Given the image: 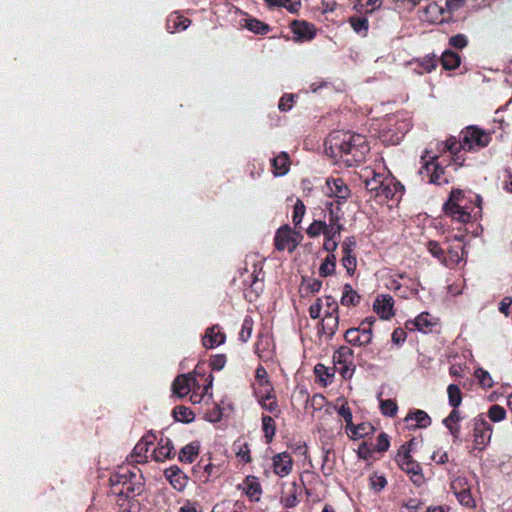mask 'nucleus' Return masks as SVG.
Masks as SVG:
<instances>
[{"mask_svg":"<svg viewBox=\"0 0 512 512\" xmlns=\"http://www.w3.org/2000/svg\"><path fill=\"white\" fill-rule=\"evenodd\" d=\"M403 187L391 175L384 181L383 186L374 195V198L384 203L388 200H399L403 194Z\"/></svg>","mask_w":512,"mask_h":512,"instance_id":"obj_14","label":"nucleus"},{"mask_svg":"<svg viewBox=\"0 0 512 512\" xmlns=\"http://www.w3.org/2000/svg\"><path fill=\"white\" fill-rule=\"evenodd\" d=\"M110 484L111 493L116 496L121 512H136L138 504L134 498L144 490L140 471L136 467L133 470L121 467L111 475Z\"/></svg>","mask_w":512,"mask_h":512,"instance_id":"obj_3","label":"nucleus"},{"mask_svg":"<svg viewBox=\"0 0 512 512\" xmlns=\"http://www.w3.org/2000/svg\"><path fill=\"white\" fill-rule=\"evenodd\" d=\"M254 393L261 407L272 413L274 417H278L280 410L274 394L273 386L270 385L263 388H255Z\"/></svg>","mask_w":512,"mask_h":512,"instance_id":"obj_16","label":"nucleus"},{"mask_svg":"<svg viewBox=\"0 0 512 512\" xmlns=\"http://www.w3.org/2000/svg\"><path fill=\"white\" fill-rule=\"evenodd\" d=\"M387 484L383 475L373 474L370 476V485L375 491H381Z\"/></svg>","mask_w":512,"mask_h":512,"instance_id":"obj_56","label":"nucleus"},{"mask_svg":"<svg viewBox=\"0 0 512 512\" xmlns=\"http://www.w3.org/2000/svg\"><path fill=\"white\" fill-rule=\"evenodd\" d=\"M353 351L348 346H341L333 354L334 367L344 378L352 377L355 371Z\"/></svg>","mask_w":512,"mask_h":512,"instance_id":"obj_10","label":"nucleus"},{"mask_svg":"<svg viewBox=\"0 0 512 512\" xmlns=\"http://www.w3.org/2000/svg\"><path fill=\"white\" fill-rule=\"evenodd\" d=\"M174 454L172 442L167 437H161L152 451V458L157 462H163Z\"/></svg>","mask_w":512,"mask_h":512,"instance_id":"obj_25","label":"nucleus"},{"mask_svg":"<svg viewBox=\"0 0 512 512\" xmlns=\"http://www.w3.org/2000/svg\"><path fill=\"white\" fill-rule=\"evenodd\" d=\"M391 340L395 345L403 344L406 340V332L401 328L395 329L392 333Z\"/></svg>","mask_w":512,"mask_h":512,"instance_id":"obj_63","label":"nucleus"},{"mask_svg":"<svg viewBox=\"0 0 512 512\" xmlns=\"http://www.w3.org/2000/svg\"><path fill=\"white\" fill-rule=\"evenodd\" d=\"M389 175L390 174L386 172L384 165L379 162L376 164L375 168H364L361 177L364 179L366 189L371 196L374 197Z\"/></svg>","mask_w":512,"mask_h":512,"instance_id":"obj_8","label":"nucleus"},{"mask_svg":"<svg viewBox=\"0 0 512 512\" xmlns=\"http://www.w3.org/2000/svg\"><path fill=\"white\" fill-rule=\"evenodd\" d=\"M488 417L493 422H500L505 419L506 411L500 405H492L488 410Z\"/></svg>","mask_w":512,"mask_h":512,"instance_id":"obj_51","label":"nucleus"},{"mask_svg":"<svg viewBox=\"0 0 512 512\" xmlns=\"http://www.w3.org/2000/svg\"><path fill=\"white\" fill-rule=\"evenodd\" d=\"M305 212H306V207H305L304 203L300 199H297V201L294 205L293 215H292V222L294 223L295 226H298L302 222Z\"/></svg>","mask_w":512,"mask_h":512,"instance_id":"obj_50","label":"nucleus"},{"mask_svg":"<svg viewBox=\"0 0 512 512\" xmlns=\"http://www.w3.org/2000/svg\"><path fill=\"white\" fill-rule=\"evenodd\" d=\"M272 173L275 177L284 176L290 169V157L288 153L282 151L274 156L271 160Z\"/></svg>","mask_w":512,"mask_h":512,"instance_id":"obj_27","label":"nucleus"},{"mask_svg":"<svg viewBox=\"0 0 512 512\" xmlns=\"http://www.w3.org/2000/svg\"><path fill=\"white\" fill-rule=\"evenodd\" d=\"M198 449V445L194 443H190L184 446L179 453L180 461L185 463H192L198 455Z\"/></svg>","mask_w":512,"mask_h":512,"instance_id":"obj_40","label":"nucleus"},{"mask_svg":"<svg viewBox=\"0 0 512 512\" xmlns=\"http://www.w3.org/2000/svg\"><path fill=\"white\" fill-rule=\"evenodd\" d=\"M481 198L471 191L465 192L460 189L451 191L449 199L443 205L446 216L453 221L466 224L476 220L481 215Z\"/></svg>","mask_w":512,"mask_h":512,"instance_id":"obj_4","label":"nucleus"},{"mask_svg":"<svg viewBox=\"0 0 512 512\" xmlns=\"http://www.w3.org/2000/svg\"><path fill=\"white\" fill-rule=\"evenodd\" d=\"M389 445H390V443H389L387 434L381 433L377 438L376 450L380 451V452H384V451L388 450Z\"/></svg>","mask_w":512,"mask_h":512,"instance_id":"obj_62","label":"nucleus"},{"mask_svg":"<svg viewBox=\"0 0 512 512\" xmlns=\"http://www.w3.org/2000/svg\"><path fill=\"white\" fill-rule=\"evenodd\" d=\"M343 213L339 206H335L332 202H328L325 208L324 218L328 220L325 223L324 236L325 239H338L340 236L343 225L341 224Z\"/></svg>","mask_w":512,"mask_h":512,"instance_id":"obj_7","label":"nucleus"},{"mask_svg":"<svg viewBox=\"0 0 512 512\" xmlns=\"http://www.w3.org/2000/svg\"><path fill=\"white\" fill-rule=\"evenodd\" d=\"M353 30L361 35H366L368 31V20L365 17H351L349 20Z\"/></svg>","mask_w":512,"mask_h":512,"instance_id":"obj_45","label":"nucleus"},{"mask_svg":"<svg viewBox=\"0 0 512 512\" xmlns=\"http://www.w3.org/2000/svg\"><path fill=\"white\" fill-rule=\"evenodd\" d=\"M237 488L253 502H258L261 499L262 487L259 479L255 476H247Z\"/></svg>","mask_w":512,"mask_h":512,"instance_id":"obj_19","label":"nucleus"},{"mask_svg":"<svg viewBox=\"0 0 512 512\" xmlns=\"http://www.w3.org/2000/svg\"><path fill=\"white\" fill-rule=\"evenodd\" d=\"M253 330V320L250 316H246L243 320L241 331L239 333V339L242 342H247L251 335Z\"/></svg>","mask_w":512,"mask_h":512,"instance_id":"obj_47","label":"nucleus"},{"mask_svg":"<svg viewBox=\"0 0 512 512\" xmlns=\"http://www.w3.org/2000/svg\"><path fill=\"white\" fill-rule=\"evenodd\" d=\"M294 102V95L293 94H285L281 97L278 108L280 111H289Z\"/></svg>","mask_w":512,"mask_h":512,"instance_id":"obj_59","label":"nucleus"},{"mask_svg":"<svg viewBox=\"0 0 512 512\" xmlns=\"http://www.w3.org/2000/svg\"><path fill=\"white\" fill-rule=\"evenodd\" d=\"M474 476L458 475L451 481V490L463 506L472 508L475 506V500L472 495V486L475 482Z\"/></svg>","mask_w":512,"mask_h":512,"instance_id":"obj_6","label":"nucleus"},{"mask_svg":"<svg viewBox=\"0 0 512 512\" xmlns=\"http://www.w3.org/2000/svg\"><path fill=\"white\" fill-rule=\"evenodd\" d=\"M200 385L191 390L189 401L192 404L205 403L208 404L212 401V395L206 394L203 390L200 392Z\"/></svg>","mask_w":512,"mask_h":512,"instance_id":"obj_42","label":"nucleus"},{"mask_svg":"<svg viewBox=\"0 0 512 512\" xmlns=\"http://www.w3.org/2000/svg\"><path fill=\"white\" fill-rule=\"evenodd\" d=\"M190 24V19L180 15L178 12H172L167 18L166 28L168 32L175 33L186 30Z\"/></svg>","mask_w":512,"mask_h":512,"instance_id":"obj_29","label":"nucleus"},{"mask_svg":"<svg viewBox=\"0 0 512 512\" xmlns=\"http://www.w3.org/2000/svg\"><path fill=\"white\" fill-rule=\"evenodd\" d=\"M380 409L383 415L393 417L398 411V406L394 400L386 399L380 401Z\"/></svg>","mask_w":512,"mask_h":512,"instance_id":"obj_49","label":"nucleus"},{"mask_svg":"<svg viewBox=\"0 0 512 512\" xmlns=\"http://www.w3.org/2000/svg\"><path fill=\"white\" fill-rule=\"evenodd\" d=\"M325 196L335 199V206H341L351 195L349 187L342 178H327L323 188Z\"/></svg>","mask_w":512,"mask_h":512,"instance_id":"obj_9","label":"nucleus"},{"mask_svg":"<svg viewBox=\"0 0 512 512\" xmlns=\"http://www.w3.org/2000/svg\"><path fill=\"white\" fill-rule=\"evenodd\" d=\"M395 461L404 472L410 475L411 480L416 485L419 486L424 482L421 467L412 458L411 454L406 452V450H399L395 457Z\"/></svg>","mask_w":512,"mask_h":512,"instance_id":"obj_11","label":"nucleus"},{"mask_svg":"<svg viewBox=\"0 0 512 512\" xmlns=\"http://www.w3.org/2000/svg\"><path fill=\"white\" fill-rule=\"evenodd\" d=\"M449 404L453 408H457L462 402V394L460 388L456 384H450L447 388Z\"/></svg>","mask_w":512,"mask_h":512,"instance_id":"obj_44","label":"nucleus"},{"mask_svg":"<svg viewBox=\"0 0 512 512\" xmlns=\"http://www.w3.org/2000/svg\"><path fill=\"white\" fill-rule=\"evenodd\" d=\"M165 477L177 491L184 490L188 483L187 475L176 466L167 468L165 470Z\"/></svg>","mask_w":512,"mask_h":512,"instance_id":"obj_26","label":"nucleus"},{"mask_svg":"<svg viewBox=\"0 0 512 512\" xmlns=\"http://www.w3.org/2000/svg\"><path fill=\"white\" fill-rule=\"evenodd\" d=\"M240 25L255 34L265 35L270 31V27L267 24L252 17L243 18Z\"/></svg>","mask_w":512,"mask_h":512,"instance_id":"obj_32","label":"nucleus"},{"mask_svg":"<svg viewBox=\"0 0 512 512\" xmlns=\"http://www.w3.org/2000/svg\"><path fill=\"white\" fill-rule=\"evenodd\" d=\"M437 66V60L434 56H426L416 62L415 72L418 74L430 73Z\"/></svg>","mask_w":512,"mask_h":512,"instance_id":"obj_37","label":"nucleus"},{"mask_svg":"<svg viewBox=\"0 0 512 512\" xmlns=\"http://www.w3.org/2000/svg\"><path fill=\"white\" fill-rule=\"evenodd\" d=\"M271 461V467L277 476L284 478L292 472L294 462L289 452L275 454Z\"/></svg>","mask_w":512,"mask_h":512,"instance_id":"obj_18","label":"nucleus"},{"mask_svg":"<svg viewBox=\"0 0 512 512\" xmlns=\"http://www.w3.org/2000/svg\"><path fill=\"white\" fill-rule=\"evenodd\" d=\"M262 430L264 432L266 443H271L276 432V426L272 416H262Z\"/></svg>","mask_w":512,"mask_h":512,"instance_id":"obj_38","label":"nucleus"},{"mask_svg":"<svg viewBox=\"0 0 512 512\" xmlns=\"http://www.w3.org/2000/svg\"><path fill=\"white\" fill-rule=\"evenodd\" d=\"M455 241L457 242L454 245H451L448 248L447 256L443 257L442 263L447 267H453L459 264L464 255V246L462 245V241L464 239L463 235H455Z\"/></svg>","mask_w":512,"mask_h":512,"instance_id":"obj_20","label":"nucleus"},{"mask_svg":"<svg viewBox=\"0 0 512 512\" xmlns=\"http://www.w3.org/2000/svg\"><path fill=\"white\" fill-rule=\"evenodd\" d=\"M156 436L154 434H147L135 445L132 457L136 462H144L147 459V452L149 446L154 443Z\"/></svg>","mask_w":512,"mask_h":512,"instance_id":"obj_28","label":"nucleus"},{"mask_svg":"<svg viewBox=\"0 0 512 512\" xmlns=\"http://www.w3.org/2000/svg\"><path fill=\"white\" fill-rule=\"evenodd\" d=\"M427 249L431 255L442 262L444 257V251L436 241H429L427 243Z\"/></svg>","mask_w":512,"mask_h":512,"instance_id":"obj_55","label":"nucleus"},{"mask_svg":"<svg viewBox=\"0 0 512 512\" xmlns=\"http://www.w3.org/2000/svg\"><path fill=\"white\" fill-rule=\"evenodd\" d=\"M302 236L299 232L291 229L288 225L280 227L275 235V247L279 251L288 250L292 252L300 243Z\"/></svg>","mask_w":512,"mask_h":512,"instance_id":"obj_12","label":"nucleus"},{"mask_svg":"<svg viewBox=\"0 0 512 512\" xmlns=\"http://www.w3.org/2000/svg\"><path fill=\"white\" fill-rule=\"evenodd\" d=\"M253 270L251 273V277L253 278L252 285H256L258 282H261L264 278V273L262 271L263 260H259L257 263H253Z\"/></svg>","mask_w":512,"mask_h":512,"instance_id":"obj_54","label":"nucleus"},{"mask_svg":"<svg viewBox=\"0 0 512 512\" xmlns=\"http://www.w3.org/2000/svg\"><path fill=\"white\" fill-rule=\"evenodd\" d=\"M449 43L455 48L462 49L467 45L468 39L464 34H457L449 39Z\"/></svg>","mask_w":512,"mask_h":512,"instance_id":"obj_60","label":"nucleus"},{"mask_svg":"<svg viewBox=\"0 0 512 512\" xmlns=\"http://www.w3.org/2000/svg\"><path fill=\"white\" fill-rule=\"evenodd\" d=\"M291 29L295 41L305 42L315 37V27L308 22L294 20L291 23Z\"/></svg>","mask_w":512,"mask_h":512,"instance_id":"obj_21","label":"nucleus"},{"mask_svg":"<svg viewBox=\"0 0 512 512\" xmlns=\"http://www.w3.org/2000/svg\"><path fill=\"white\" fill-rule=\"evenodd\" d=\"M225 334L218 325L208 328L203 336V345L208 349H214L225 342Z\"/></svg>","mask_w":512,"mask_h":512,"instance_id":"obj_24","label":"nucleus"},{"mask_svg":"<svg viewBox=\"0 0 512 512\" xmlns=\"http://www.w3.org/2000/svg\"><path fill=\"white\" fill-rule=\"evenodd\" d=\"M382 3V0H357V6L365 13L374 12L381 7Z\"/></svg>","mask_w":512,"mask_h":512,"instance_id":"obj_48","label":"nucleus"},{"mask_svg":"<svg viewBox=\"0 0 512 512\" xmlns=\"http://www.w3.org/2000/svg\"><path fill=\"white\" fill-rule=\"evenodd\" d=\"M410 127V122L405 118H400L397 115L388 116L381 124L380 139L383 143L396 145L410 130Z\"/></svg>","mask_w":512,"mask_h":512,"instance_id":"obj_5","label":"nucleus"},{"mask_svg":"<svg viewBox=\"0 0 512 512\" xmlns=\"http://www.w3.org/2000/svg\"><path fill=\"white\" fill-rule=\"evenodd\" d=\"M474 448L483 450L491 440L492 426L481 416L474 420Z\"/></svg>","mask_w":512,"mask_h":512,"instance_id":"obj_15","label":"nucleus"},{"mask_svg":"<svg viewBox=\"0 0 512 512\" xmlns=\"http://www.w3.org/2000/svg\"><path fill=\"white\" fill-rule=\"evenodd\" d=\"M314 372L319 380L326 386L332 382L334 373L323 364H317L314 367Z\"/></svg>","mask_w":512,"mask_h":512,"instance_id":"obj_41","label":"nucleus"},{"mask_svg":"<svg viewBox=\"0 0 512 512\" xmlns=\"http://www.w3.org/2000/svg\"><path fill=\"white\" fill-rule=\"evenodd\" d=\"M196 375H200L197 370H194L187 374L178 375L172 382V392L178 398H184L191 390L198 386V380Z\"/></svg>","mask_w":512,"mask_h":512,"instance_id":"obj_13","label":"nucleus"},{"mask_svg":"<svg viewBox=\"0 0 512 512\" xmlns=\"http://www.w3.org/2000/svg\"><path fill=\"white\" fill-rule=\"evenodd\" d=\"M372 430L371 424L360 423L358 425L352 424V427H349L346 432L351 438L359 439L368 435Z\"/></svg>","mask_w":512,"mask_h":512,"instance_id":"obj_39","label":"nucleus"},{"mask_svg":"<svg viewBox=\"0 0 512 512\" xmlns=\"http://www.w3.org/2000/svg\"><path fill=\"white\" fill-rule=\"evenodd\" d=\"M460 62H461V58H460L459 54H457L453 51H450V50H446L442 53L441 64L444 69H446V70L456 69L457 67H459Z\"/></svg>","mask_w":512,"mask_h":512,"instance_id":"obj_35","label":"nucleus"},{"mask_svg":"<svg viewBox=\"0 0 512 512\" xmlns=\"http://www.w3.org/2000/svg\"><path fill=\"white\" fill-rule=\"evenodd\" d=\"M361 301V296L358 294L356 290L352 288L350 284H345L342 288V296L340 298V303L346 307H355Z\"/></svg>","mask_w":512,"mask_h":512,"instance_id":"obj_31","label":"nucleus"},{"mask_svg":"<svg viewBox=\"0 0 512 512\" xmlns=\"http://www.w3.org/2000/svg\"><path fill=\"white\" fill-rule=\"evenodd\" d=\"M280 7H284L290 13H298L301 8V0H280Z\"/></svg>","mask_w":512,"mask_h":512,"instance_id":"obj_57","label":"nucleus"},{"mask_svg":"<svg viewBox=\"0 0 512 512\" xmlns=\"http://www.w3.org/2000/svg\"><path fill=\"white\" fill-rule=\"evenodd\" d=\"M475 378L483 388H491L493 386V379L488 371L478 368L475 370Z\"/></svg>","mask_w":512,"mask_h":512,"instance_id":"obj_46","label":"nucleus"},{"mask_svg":"<svg viewBox=\"0 0 512 512\" xmlns=\"http://www.w3.org/2000/svg\"><path fill=\"white\" fill-rule=\"evenodd\" d=\"M179 512H201V509L197 502L186 500L180 507Z\"/></svg>","mask_w":512,"mask_h":512,"instance_id":"obj_64","label":"nucleus"},{"mask_svg":"<svg viewBox=\"0 0 512 512\" xmlns=\"http://www.w3.org/2000/svg\"><path fill=\"white\" fill-rule=\"evenodd\" d=\"M369 150L366 138L350 131H334L325 141L326 154L345 167L362 162Z\"/></svg>","mask_w":512,"mask_h":512,"instance_id":"obj_2","label":"nucleus"},{"mask_svg":"<svg viewBox=\"0 0 512 512\" xmlns=\"http://www.w3.org/2000/svg\"><path fill=\"white\" fill-rule=\"evenodd\" d=\"M490 141V133L477 126H468L461 131L459 141L450 138L445 143H437L436 151L426 150L421 158L422 167L419 174L428 183L447 184L449 180L445 175L443 164L451 160L457 167H461L465 161L464 152L479 151L488 146Z\"/></svg>","mask_w":512,"mask_h":512,"instance_id":"obj_1","label":"nucleus"},{"mask_svg":"<svg viewBox=\"0 0 512 512\" xmlns=\"http://www.w3.org/2000/svg\"><path fill=\"white\" fill-rule=\"evenodd\" d=\"M226 364V357L222 354L213 356L210 360V367L212 370L220 371Z\"/></svg>","mask_w":512,"mask_h":512,"instance_id":"obj_61","label":"nucleus"},{"mask_svg":"<svg viewBox=\"0 0 512 512\" xmlns=\"http://www.w3.org/2000/svg\"><path fill=\"white\" fill-rule=\"evenodd\" d=\"M405 421H415V427L417 428H427L432 422L430 416L423 410H414L409 412L405 417Z\"/></svg>","mask_w":512,"mask_h":512,"instance_id":"obj_33","label":"nucleus"},{"mask_svg":"<svg viewBox=\"0 0 512 512\" xmlns=\"http://www.w3.org/2000/svg\"><path fill=\"white\" fill-rule=\"evenodd\" d=\"M344 338L347 343L356 347H365L371 344L373 339V331L365 330L361 327H353L346 330Z\"/></svg>","mask_w":512,"mask_h":512,"instance_id":"obj_17","label":"nucleus"},{"mask_svg":"<svg viewBox=\"0 0 512 512\" xmlns=\"http://www.w3.org/2000/svg\"><path fill=\"white\" fill-rule=\"evenodd\" d=\"M433 326L432 318L428 313H421L414 320L408 321L406 327L410 330H418L423 333L431 331Z\"/></svg>","mask_w":512,"mask_h":512,"instance_id":"obj_30","label":"nucleus"},{"mask_svg":"<svg viewBox=\"0 0 512 512\" xmlns=\"http://www.w3.org/2000/svg\"><path fill=\"white\" fill-rule=\"evenodd\" d=\"M325 221L315 220L307 228V234L309 237L314 238L323 234L325 229Z\"/></svg>","mask_w":512,"mask_h":512,"instance_id":"obj_52","label":"nucleus"},{"mask_svg":"<svg viewBox=\"0 0 512 512\" xmlns=\"http://www.w3.org/2000/svg\"><path fill=\"white\" fill-rule=\"evenodd\" d=\"M339 325V316L336 313L325 314L322 320V332L329 338L333 337Z\"/></svg>","mask_w":512,"mask_h":512,"instance_id":"obj_34","label":"nucleus"},{"mask_svg":"<svg viewBox=\"0 0 512 512\" xmlns=\"http://www.w3.org/2000/svg\"><path fill=\"white\" fill-rule=\"evenodd\" d=\"M338 414L345 420L346 430L349 427H352V412L351 409L347 406V404L341 405V407L338 409Z\"/></svg>","mask_w":512,"mask_h":512,"instance_id":"obj_58","label":"nucleus"},{"mask_svg":"<svg viewBox=\"0 0 512 512\" xmlns=\"http://www.w3.org/2000/svg\"><path fill=\"white\" fill-rule=\"evenodd\" d=\"M172 414L176 421L183 423H190L195 419L194 412L189 407L183 405L176 406Z\"/></svg>","mask_w":512,"mask_h":512,"instance_id":"obj_36","label":"nucleus"},{"mask_svg":"<svg viewBox=\"0 0 512 512\" xmlns=\"http://www.w3.org/2000/svg\"><path fill=\"white\" fill-rule=\"evenodd\" d=\"M322 464L321 472L324 476L328 477L334 473L336 467V456L333 447L329 443L322 444Z\"/></svg>","mask_w":512,"mask_h":512,"instance_id":"obj_22","label":"nucleus"},{"mask_svg":"<svg viewBox=\"0 0 512 512\" xmlns=\"http://www.w3.org/2000/svg\"><path fill=\"white\" fill-rule=\"evenodd\" d=\"M236 455L238 459L243 463H249L251 461L250 449L246 443L235 444Z\"/></svg>","mask_w":512,"mask_h":512,"instance_id":"obj_53","label":"nucleus"},{"mask_svg":"<svg viewBox=\"0 0 512 512\" xmlns=\"http://www.w3.org/2000/svg\"><path fill=\"white\" fill-rule=\"evenodd\" d=\"M343 256L341 259L343 267L346 269V272L351 276L354 274L357 267V259L354 252H342Z\"/></svg>","mask_w":512,"mask_h":512,"instance_id":"obj_43","label":"nucleus"},{"mask_svg":"<svg viewBox=\"0 0 512 512\" xmlns=\"http://www.w3.org/2000/svg\"><path fill=\"white\" fill-rule=\"evenodd\" d=\"M393 298L389 295L378 296L374 303L373 309L382 319H390L393 315Z\"/></svg>","mask_w":512,"mask_h":512,"instance_id":"obj_23","label":"nucleus"}]
</instances>
